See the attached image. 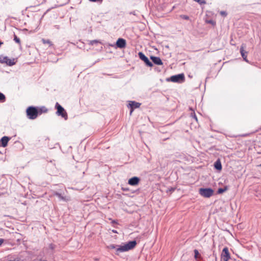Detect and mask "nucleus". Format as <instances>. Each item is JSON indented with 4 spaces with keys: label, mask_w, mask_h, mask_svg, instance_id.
Segmentation results:
<instances>
[{
    "label": "nucleus",
    "mask_w": 261,
    "mask_h": 261,
    "mask_svg": "<svg viewBox=\"0 0 261 261\" xmlns=\"http://www.w3.org/2000/svg\"><path fill=\"white\" fill-rule=\"evenodd\" d=\"M136 245L137 242L136 241H129L127 244L123 246H120L117 248L116 249V254H118L119 252H124L131 250L133 249Z\"/></svg>",
    "instance_id": "f257e3e1"
},
{
    "label": "nucleus",
    "mask_w": 261,
    "mask_h": 261,
    "mask_svg": "<svg viewBox=\"0 0 261 261\" xmlns=\"http://www.w3.org/2000/svg\"><path fill=\"white\" fill-rule=\"evenodd\" d=\"M27 115L30 119H35L38 115V108L33 106L29 107L26 110Z\"/></svg>",
    "instance_id": "f03ea898"
},
{
    "label": "nucleus",
    "mask_w": 261,
    "mask_h": 261,
    "mask_svg": "<svg viewBox=\"0 0 261 261\" xmlns=\"http://www.w3.org/2000/svg\"><path fill=\"white\" fill-rule=\"evenodd\" d=\"M55 108L57 109L56 114L57 115L62 116L65 120L67 119L68 115L67 112L58 102L56 103Z\"/></svg>",
    "instance_id": "7ed1b4c3"
},
{
    "label": "nucleus",
    "mask_w": 261,
    "mask_h": 261,
    "mask_svg": "<svg viewBox=\"0 0 261 261\" xmlns=\"http://www.w3.org/2000/svg\"><path fill=\"white\" fill-rule=\"evenodd\" d=\"M199 193L202 196L209 198L213 195L214 190L211 188H200Z\"/></svg>",
    "instance_id": "20e7f679"
},
{
    "label": "nucleus",
    "mask_w": 261,
    "mask_h": 261,
    "mask_svg": "<svg viewBox=\"0 0 261 261\" xmlns=\"http://www.w3.org/2000/svg\"><path fill=\"white\" fill-rule=\"evenodd\" d=\"M185 77L184 73L173 75L170 77V81L174 83H181L185 81Z\"/></svg>",
    "instance_id": "39448f33"
},
{
    "label": "nucleus",
    "mask_w": 261,
    "mask_h": 261,
    "mask_svg": "<svg viewBox=\"0 0 261 261\" xmlns=\"http://www.w3.org/2000/svg\"><path fill=\"white\" fill-rule=\"evenodd\" d=\"M230 258V255L228 251V248L225 247L222 250L221 254V261H228Z\"/></svg>",
    "instance_id": "423d86ee"
},
{
    "label": "nucleus",
    "mask_w": 261,
    "mask_h": 261,
    "mask_svg": "<svg viewBox=\"0 0 261 261\" xmlns=\"http://www.w3.org/2000/svg\"><path fill=\"white\" fill-rule=\"evenodd\" d=\"M138 56L139 58L145 63L147 66L150 67L153 66L152 63L149 61L148 58L142 52H139Z\"/></svg>",
    "instance_id": "0eeeda50"
},
{
    "label": "nucleus",
    "mask_w": 261,
    "mask_h": 261,
    "mask_svg": "<svg viewBox=\"0 0 261 261\" xmlns=\"http://www.w3.org/2000/svg\"><path fill=\"white\" fill-rule=\"evenodd\" d=\"M141 105V103L136 102L135 101H130L129 106H128V107H129L130 108V115L132 114L135 109L139 108Z\"/></svg>",
    "instance_id": "6e6552de"
},
{
    "label": "nucleus",
    "mask_w": 261,
    "mask_h": 261,
    "mask_svg": "<svg viewBox=\"0 0 261 261\" xmlns=\"http://www.w3.org/2000/svg\"><path fill=\"white\" fill-rule=\"evenodd\" d=\"M116 46L120 48H123L126 46V41L123 38H119L116 42Z\"/></svg>",
    "instance_id": "1a4fd4ad"
},
{
    "label": "nucleus",
    "mask_w": 261,
    "mask_h": 261,
    "mask_svg": "<svg viewBox=\"0 0 261 261\" xmlns=\"http://www.w3.org/2000/svg\"><path fill=\"white\" fill-rule=\"evenodd\" d=\"M140 180V179L139 177L134 176L128 180V184L131 186H136L138 185Z\"/></svg>",
    "instance_id": "9d476101"
},
{
    "label": "nucleus",
    "mask_w": 261,
    "mask_h": 261,
    "mask_svg": "<svg viewBox=\"0 0 261 261\" xmlns=\"http://www.w3.org/2000/svg\"><path fill=\"white\" fill-rule=\"evenodd\" d=\"M246 47L245 44H243L240 48V53L241 54V56L242 58H243V60L245 61L246 62H248V60L247 59V52L245 51L244 48Z\"/></svg>",
    "instance_id": "9b49d317"
},
{
    "label": "nucleus",
    "mask_w": 261,
    "mask_h": 261,
    "mask_svg": "<svg viewBox=\"0 0 261 261\" xmlns=\"http://www.w3.org/2000/svg\"><path fill=\"white\" fill-rule=\"evenodd\" d=\"M150 59L152 60V62L156 65H163V62L162 61L161 59L159 57L151 56L150 57Z\"/></svg>",
    "instance_id": "f8f14e48"
},
{
    "label": "nucleus",
    "mask_w": 261,
    "mask_h": 261,
    "mask_svg": "<svg viewBox=\"0 0 261 261\" xmlns=\"http://www.w3.org/2000/svg\"><path fill=\"white\" fill-rule=\"evenodd\" d=\"M3 63H5L9 66H12L15 64L14 59L12 60L9 59L7 57H4L3 58Z\"/></svg>",
    "instance_id": "ddd939ff"
},
{
    "label": "nucleus",
    "mask_w": 261,
    "mask_h": 261,
    "mask_svg": "<svg viewBox=\"0 0 261 261\" xmlns=\"http://www.w3.org/2000/svg\"><path fill=\"white\" fill-rule=\"evenodd\" d=\"M10 140V138L7 136H4L2 138V139L0 140V144L3 147H5L8 145V142Z\"/></svg>",
    "instance_id": "4468645a"
},
{
    "label": "nucleus",
    "mask_w": 261,
    "mask_h": 261,
    "mask_svg": "<svg viewBox=\"0 0 261 261\" xmlns=\"http://www.w3.org/2000/svg\"><path fill=\"white\" fill-rule=\"evenodd\" d=\"M214 167L216 169L220 171L222 169V165L219 160H217L214 163Z\"/></svg>",
    "instance_id": "2eb2a0df"
},
{
    "label": "nucleus",
    "mask_w": 261,
    "mask_h": 261,
    "mask_svg": "<svg viewBox=\"0 0 261 261\" xmlns=\"http://www.w3.org/2000/svg\"><path fill=\"white\" fill-rule=\"evenodd\" d=\"M54 195L55 196H57V197H58V198L59 199H60L61 200H62L63 201H68L69 199H67L65 197H64L61 194L57 192H54Z\"/></svg>",
    "instance_id": "dca6fc26"
},
{
    "label": "nucleus",
    "mask_w": 261,
    "mask_h": 261,
    "mask_svg": "<svg viewBox=\"0 0 261 261\" xmlns=\"http://www.w3.org/2000/svg\"><path fill=\"white\" fill-rule=\"evenodd\" d=\"M38 115H40L43 113H46L48 111L47 109L44 106H43L39 108H38Z\"/></svg>",
    "instance_id": "f3484780"
},
{
    "label": "nucleus",
    "mask_w": 261,
    "mask_h": 261,
    "mask_svg": "<svg viewBox=\"0 0 261 261\" xmlns=\"http://www.w3.org/2000/svg\"><path fill=\"white\" fill-rule=\"evenodd\" d=\"M194 257L196 259H200L201 258L200 254H199L198 251L197 249H195L194 250Z\"/></svg>",
    "instance_id": "a211bd4d"
},
{
    "label": "nucleus",
    "mask_w": 261,
    "mask_h": 261,
    "mask_svg": "<svg viewBox=\"0 0 261 261\" xmlns=\"http://www.w3.org/2000/svg\"><path fill=\"white\" fill-rule=\"evenodd\" d=\"M227 190V187H225L224 188H219L218 190L217 193L218 194H222L223 192H225Z\"/></svg>",
    "instance_id": "6ab92c4d"
},
{
    "label": "nucleus",
    "mask_w": 261,
    "mask_h": 261,
    "mask_svg": "<svg viewBox=\"0 0 261 261\" xmlns=\"http://www.w3.org/2000/svg\"><path fill=\"white\" fill-rule=\"evenodd\" d=\"M42 42H43V43L44 44H48L50 46L53 45L51 42L49 40H48H48H45L44 39H42Z\"/></svg>",
    "instance_id": "aec40b11"
},
{
    "label": "nucleus",
    "mask_w": 261,
    "mask_h": 261,
    "mask_svg": "<svg viewBox=\"0 0 261 261\" xmlns=\"http://www.w3.org/2000/svg\"><path fill=\"white\" fill-rule=\"evenodd\" d=\"M6 99V97L4 94L0 93V102H4Z\"/></svg>",
    "instance_id": "412c9836"
},
{
    "label": "nucleus",
    "mask_w": 261,
    "mask_h": 261,
    "mask_svg": "<svg viewBox=\"0 0 261 261\" xmlns=\"http://www.w3.org/2000/svg\"><path fill=\"white\" fill-rule=\"evenodd\" d=\"M14 40L17 43L20 44V40L19 38L17 37V36L14 34Z\"/></svg>",
    "instance_id": "4be33fe9"
},
{
    "label": "nucleus",
    "mask_w": 261,
    "mask_h": 261,
    "mask_svg": "<svg viewBox=\"0 0 261 261\" xmlns=\"http://www.w3.org/2000/svg\"><path fill=\"white\" fill-rule=\"evenodd\" d=\"M195 2H197L200 5L205 4L206 2L205 0H194Z\"/></svg>",
    "instance_id": "5701e85b"
},
{
    "label": "nucleus",
    "mask_w": 261,
    "mask_h": 261,
    "mask_svg": "<svg viewBox=\"0 0 261 261\" xmlns=\"http://www.w3.org/2000/svg\"><path fill=\"white\" fill-rule=\"evenodd\" d=\"M99 41L98 40H92V41H91L89 44H90V45H94V44H96V43H99Z\"/></svg>",
    "instance_id": "b1692460"
},
{
    "label": "nucleus",
    "mask_w": 261,
    "mask_h": 261,
    "mask_svg": "<svg viewBox=\"0 0 261 261\" xmlns=\"http://www.w3.org/2000/svg\"><path fill=\"white\" fill-rule=\"evenodd\" d=\"M180 18H181L182 19H185V20H189V17L187 15H181L180 16Z\"/></svg>",
    "instance_id": "393cba45"
},
{
    "label": "nucleus",
    "mask_w": 261,
    "mask_h": 261,
    "mask_svg": "<svg viewBox=\"0 0 261 261\" xmlns=\"http://www.w3.org/2000/svg\"><path fill=\"white\" fill-rule=\"evenodd\" d=\"M191 116H192L193 118H194V119L196 120V121H198V120H197V117H196V114H195V113L194 112L193 113H193H192V114H191Z\"/></svg>",
    "instance_id": "a878e982"
},
{
    "label": "nucleus",
    "mask_w": 261,
    "mask_h": 261,
    "mask_svg": "<svg viewBox=\"0 0 261 261\" xmlns=\"http://www.w3.org/2000/svg\"><path fill=\"white\" fill-rule=\"evenodd\" d=\"M108 247L110 249H115L116 248V246L114 244H111Z\"/></svg>",
    "instance_id": "bb28decb"
},
{
    "label": "nucleus",
    "mask_w": 261,
    "mask_h": 261,
    "mask_svg": "<svg viewBox=\"0 0 261 261\" xmlns=\"http://www.w3.org/2000/svg\"><path fill=\"white\" fill-rule=\"evenodd\" d=\"M220 14H221V15L224 16H226L227 15V13L225 11H221L220 12Z\"/></svg>",
    "instance_id": "cd10ccee"
},
{
    "label": "nucleus",
    "mask_w": 261,
    "mask_h": 261,
    "mask_svg": "<svg viewBox=\"0 0 261 261\" xmlns=\"http://www.w3.org/2000/svg\"><path fill=\"white\" fill-rule=\"evenodd\" d=\"M90 2H100V3H102V0H89Z\"/></svg>",
    "instance_id": "c85d7f7f"
},
{
    "label": "nucleus",
    "mask_w": 261,
    "mask_h": 261,
    "mask_svg": "<svg viewBox=\"0 0 261 261\" xmlns=\"http://www.w3.org/2000/svg\"><path fill=\"white\" fill-rule=\"evenodd\" d=\"M122 190L123 191H128L129 190V189L127 188H122Z\"/></svg>",
    "instance_id": "c756f323"
},
{
    "label": "nucleus",
    "mask_w": 261,
    "mask_h": 261,
    "mask_svg": "<svg viewBox=\"0 0 261 261\" xmlns=\"http://www.w3.org/2000/svg\"><path fill=\"white\" fill-rule=\"evenodd\" d=\"M4 240L3 239H0V246L4 243Z\"/></svg>",
    "instance_id": "7c9ffc66"
},
{
    "label": "nucleus",
    "mask_w": 261,
    "mask_h": 261,
    "mask_svg": "<svg viewBox=\"0 0 261 261\" xmlns=\"http://www.w3.org/2000/svg\"><path fill=\"white\" fill-rule=\"evenodd\" d=\"M213 256L215 257V260L217 261V257L216 254L215 253V251L213 252Z\"/></svg>",
    "instance_id": "2f4dec72"
},
{
    "label": "nucleus",
    "mask_w": 261,
    "mask_h": 261,
    "mask_svg": "<svg viewBox=\"0 0 261 261\" xmlns=\"http://www.w3.org/2000/svg\"><path fill=\"white\" fill-rule=\"evenodd\" d=\"M3 57L0 56V63H3Z\"/></svg>",
    "instance_id": "473e14b6"
},
{
    "label": "nucleus",
    "mask_w": 261,
    "mask_h": 261,
    "mask_svg": "<svg viewBox=\"0 0 261 261\" xmlns=\"http://www.w3.org/2000/svg\"><path fill=\"white\" fill-rule=\"evenodd\" d=\"M112 231L114 232V233H117V231L116 230H113Z\"/></svg>",
    "instance_id": "72a5a7b5"
},
{
    "label": "nucleus",
    "mask_w": 261,
    "mask_h": 261,
    "mask_svg": "<svg viewBox=\"0 0 261 261\" xmlns=\"http://www.w3.org/2000/svg\"><path fill=\"white\" fill-rule=\"evenodd\" d=\"M94 261H99L98 258H95Z\"/></svg>",
    "instance_id": "f704fd0d"
},
{
    "label": "nucleus",
    "mask_w": 261,
    "mask_h": 261,
    "mask_svg": "<svg viewBox=\"0 0 261 261\" xmlns=\"http://www.w3.org/2000/svg\"><path fill=\"white\" fill-rule=\"evenodd\" d=\"M208 22H209V23H213V21H212V20H210V21H208Z\"/></svg>",
    "instance_id": "c9c22d12"
},
{
    "label": "nucleus",
    "mask_w": 261,
    "mask_h": 261,
    "mask_svg": "<svg viewBox=\"0 0 261 261\" xmlns=\"http://www.w3.org/2000/svg\"><path fill=\"white\" fill-rule=\"evenodd\" d=\"M174 190V188H171V190H170V191H173Z\"/></svg>",
    "instance_id": "e433bc0d"
},
{
    "label": "nucleus",
    "mask_w": 261,
    "mask_h": 261,
    "mask_svg": "<svg viewBox=\"0 0 261 261\" xmlns=\"http://www.w3.org/2000/svg\"><path fill=\"white\" fill-rule=\"evenodd\" d=\"M112 223H116V222L115 221H112Z\"/></svg>",
    "instance_id": "4c0bfd02"
}]
</instances>
